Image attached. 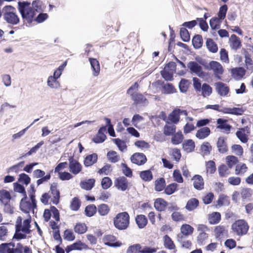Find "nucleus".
Instances as JSON below:
<instances>
[{"instance_id": "f257e3e1", "label": "nucleus", "mask_w": 253, "mask_h": 253, "mask_svg": "<svg viewBox=\"0 0 253 253\" xmlns=\"http://www.w3.org/2000/svg\"><path fill=\"white\" fill-rule=\"evenodd\" d=\"M27 195H25L21 200L20 203V210L27 214V218L23 221L21 216H18L15 222V232L12 237L13 239L17 240L24 239L27 238V234H30L32 230L31 228V217L29 214L30 211L32 210L34 212V209L30 201H27Z\"/></svg>"}, {"instance_id": "f03ea898", "label": "nucleus", "mask_w": 253, "mask_h": 253, "mask_svg": "<svg viewBox=\"0 0 253 253\" xmlns=\"http://www.w3.org/2000/svg\"><path fill=\"white\" fill-rule=\"evenodd\" d=\"M18 10L24 21L31 23L36 14L35 9L32 7L31 4L28 1H18Z\"/></svg>"}, {"instance_id": "7ed1b4c3", "label": "nucleus", "mask_w": 253, "mask_h": 253, "mask_svg": "<svg viewBox=\"0 0 253 253\" xmlns=\"http://www.w3.org/2000/svg\"><path fill=\"white\" fill-rule=\"evenodd\" d=\"M3 19L7 24L11 26L16 25L20 22L16 8L11 5L3 7Z\"/></svg>"}, {"instance_id": "20e7f679", "label": "nucleus", "mask_w": 253, "mask_h": 253, "mask_svg": "<svg viewBox=\"0 0 253 253\" xmlns=\"http://www.w3.org/2000/svg\"><path fill=\"white\" fill-rule=\"evenodd\" d=\"M129 223V216L127 212H122L116 215L114 218L115 227L119 230H125Z\"/></svg>"}, {"instance_id": "39448f33", "label": "nucleus", "mask_w": 253, "mask_h": 253, "mask_svg": "<svg viewBox=\"0 0 253 253\" xmlns=\"http://www.w3.org/2000/svg\"><path fill=\"white\" fill-rule=\"evenodd\" d=\"M138 87V84L136 82L128 89L127 94L130 95L131 99L135 104H145L147 102V99L142 94L137 92Z\"/></svg>"}, {"instance_id": "423d86ee", "label": "nucleus", "mask_w": 253, "mask_h": 253, "mask_svg": "<svg viewBox=\"0 0 253 253\" xmlns=\"http://www.w3.org/2000/svg\"><path fill=\"white\" fill-rule=\"evenodd\" d=\"M232 229L238 235H243L247 233L249 226L245 220L243 219L238 220L232 224Z\"/></svg>"}, {"instance_id": "0eeeda50", "label": "nucleus", "mask_w": 253, "mask_h": 253, "mask_svg": "<svg viewBox=\"0 0 253 253\" xmlns=\"http://www.w3.org/2000/svg\"><path fill=\"white\" fill-rule=\"evenodd\" d=\"M209 70L212 71L215 78L218 80L221 79V75L224 72V69L222 65L216 61H211L209 65L205 67Z\"/></svg>"}, {"instance_id": "6e6552de", "label": "nucleus", "mask_w": 253, "mask_h": 253, "mask_svg": "<svg viewBox=\"0 0 253 253\" xmlns=\"http://www.w3.org/2000/svg\"><path fill=\"white\" fill-rule=\"evenodd\" d=\"M197 230L199 232L197 236V242L199 245H202L205 244V241L208 238V235L206 232L209 231V229L208 227L203 224L198 225Z\"/></svg>"}, {"instance_id": "1a4fd4ad", "label": "nucleus", "mask_w": 253, "mask_h": 253, "mask_svg": "<svg viewBox=\"0 0 253 253\" xmlns=\"http://www.w3.org/2000/svg\"><path fill=\"white\" fill-rule=\"evenodd\" d=\"M187 67L191 73H194L199 77H203L205 76L202 67L195 61L189 62L187 64Z\"/></svg>"}, {"instance_id": "9d476101", "label": "nucleus", "mask_w": 253, "mask_h": 253, "mask_svg": "<svg viewBox=\"0 0 253 253\" xmlns=\"http://www.w3.org/2000/svg\"><path fill=\"white\" fill-rule=\"evenodd\" d=\"M103 242L105 245L111 247L117 248L122 245V243L117 241L116 237L113 235H106L103 238Z\"/></svg>"}, {"instance_id": "9b49d317", "label": "nucleus", "mask_w": 253, "mask_h": 253, "mask_svg": "<svg viewBox=\"0 0 253 253\" xmlns=\"http://www.w3.org/2000/svg\"><path fill=\"white\" fill-rule=\"evenodd\" d=\"M57 183H52L50 186V191L48 192L51 196V201L55 205L59 203L60 199V192L57 190Z\"/></svg>"}, {"instance_id": "f8f14e48", "label": "nucleus", "mask_w": 253, "mask_h": 253, "mask_svg": "<svg viewBox=\"0 0 253 253\" xmlns=\"http://www.w3.org/2000/svg\"><path fill=\"white\" fill-rule=\"evenodd\" d=\"M130 160L132 163L141 166L146 163L147 158L143 153H135L131 156Z\"/></svg>"}, {"instance_id": "ddd939ff", "label": "nucleus", "mask_w": 253, "mask_h": 253, "mask_svg": "<svg viewBox=\"0 0 253 253\" xmlns=\"http://www.w3.org/2000/svg\"><path fill=\"white\" fill-rule=\"evenodd\" d=\"M215 88L219 95L221 96H226L229 92V88L222 82H217L214 84Z\"/></svg>"}, {"instance_id": "4468645a", "label": "nucleus", "mask_w": 253, "mask_h": 253, "mask_svg": "<svg viewBox=\"0 0 253 253\" xmlns=\"http://www.w3.org/2000/svg\"><path fill=\"white\" fill-rule=\"evenodd\" d=\"M115 186L118 189L125 191L128 189V182L125 176H121L116 179Z\"/></svg>"}, {"instance_id": "2eb2a0df", "label": "nucleus", "mask_w": 253, "mask_h": 253, "mask_svg": "<svg viewBox=\"0 0 253 253\" xmlns=\"http://www.w3.org/2000/svg\"><path fill=\"white\" fill-rule=\"evenodd\" d=\"M70 171L74 174L79 173L82 170L81 165L73 158L69 159Z\"/></svg>"}, {"instance_id": "dca6fc26", "label": "nucleus", "mask_w": 253, "mask_h": 253, "mask_svg": "<svg viewBox=\"0 0 253 253\" xmlns=\"http://www.w3.org/2000/svg\"><path fill=\"white\" fill-rule=\"evenodd\" d=\"M226 140V138L224 136L219 137L218 139L216 145L218 151L220 153H225L228 151Z\"/></svg>"}, {"instance_id": "f3484780", "label": "nucleus", "mask_w": 253, "mask_h": 253, "mask_svg": "<svg viewBox=\"0 0 253 253\" xmlns=\"http://www.w3.org/2000/svg\"><path fill=\"white\" fill-rule=\"evenodd\" d=\"M12 237L8 228L5 224H2L0 226V240L6 241Z\"/></svg>"}, {"instance_id": "a211bd4d", "label": "nucleus", "mask_w": 253, "mask_h": 253, "mask_svg": "<svg viewBox=\"0 0 253 253\" xmlns=\"http://www.w3.org/2000/svg\"><path fill=\"white\" fill-rule=\"evenodd\" d=\"M230 46L233 50H237L241 47L240 39L235 35H232L229 39Z\"/></svg>"}, {"instance_id": "6ab92c4d", "label": "nucleus", "mask_w": 253, "mask_h": 253, "mask_svg": "<svg viewBox=\"0 0 253 253\" xmlns=\"http://www.w3.org/2000/svg\"><path fill=\"white\" fill-rule=\"evenodd\" d=\"M193 181V186L197 190H201L204 188V182L203 178L200 175H195L192 179Z\"/></svg>"}, {"instance_id": "aec40b11", "label": "nucleus", "mask_w": 253, "mask_h": 253, "mask_svg": "<svg viewBox=\"0 0 253 253\" xmlns=\"http://www.w3.org/2000/svg\"><path fill=\"white\" fill-rule=\"evenodd\" d=\"M183 149L187 153H190L194 151L195 147V142L192 139L184 140L182 144Z\"/></svg>"}, {"instance_id": "412c9836", "label": "nucleus", "mask_w": 253, "mask_h": 253, "mask_svg": "<svg viewBox=\"0 0 253 253\" xmlns=\"http://www.w3.org/2000/svg\"><path fill=\"white\" fill-rule=\"evenodd\" d=\"M90 65L93 70V75L97 76L100 72V65L98 60L94 58L89 59Z\"/></svg>"}, {"instance_id": "4be33fe9", "label": "nucleus", "mask_w": 253, "mask_h": 253, "mask_svg": "<svg viewBox=\"0 0 253 253\" xmlns=\"http://www.w3.org/2000/svg\"><path fill=\"white\" fill-rule=\"evenodd\" d=\"M210 129L208 127H204L199 129L196 134V136L200 139L207 137L210 134Z\"/></svg>"}, {"instance_id": "5701e85b", "label": "nucleus", "mask_w": 253, "mask_h": 253, "mask_svg": "<svg viewBox=\"0 0 253 253\" xmlns=\"http://www.w3.org/2000/svg\"><path fill=\"white\" fill-rule=\"evenodd\" d=\"M97 160V155L93 153L87 156L84 161V164L86 167H89L95 164Z\"/></svg>"}, {"instance_id": "b1692460", "label": "nucleus", "mask_w": 253, "mask_h": 253, "mask_svg": "<svg viewBox=\"0 0 253 253\" xmlns=\"http://www.w3.org/2000/svg\"><path fill=\"white\" fill-rule=\"evenodd\" d=\"M167 203L161 198L157 199L154 202V207L159 211H164L167 207Z\"/></svg>"}, {"instance_id": "393cba45", "label": "nucleus", "mask_w": 253, "mask_h": 253, "mask_svg": "<svg viewBox=\"0 0 253 253\" xmlns=\"http://www.w3.org/2000/svg\"><path fill=\"white\" fill-rule=\"evenodd\" d=\"M11 198V195L8 191L3 189L0 190V202L1 204L10 202Z\"/></svg>"}, {"instance_id": "a878e982", "label": "nucleus", "mask_w": 253, "mask_h": 253, "mask_svg": "<svg viewBox=\"0 0 253 253\" xmlns=\"http://www.w3.org/2000/svg\"><path fill=\"white\" fill-rule=\"evenodd\" d=\"M199 201L196 198H191L189 200L185 206V208L189 211L194 210L199 205Z\"/></svg>"}, {"instance_id": "bb28decb", "label": "nucleus", "mask_w": 253, "mask_h": 253, "mask_svg": "<svg viewBox=\"0 0 253 253\" xmlns=\"http://www.w3.org/2000/svg\"><path fill=\"white\" fill-rule=\"evenodd\" d=\"M135 221L139 228H144L147 223V219L144 215H138L135 218Z\"/></svg>"}, {"instance_id": "cd10ccee", "label": "nucleus", "mask_w": 253, "mask_h": 253, "mask_svg": "<svg viewBox=\"0 0 253 253\" xmlns=\"http://www.w3.org/2000/svg\"><path fill=\"white\" fill-rule=\"evenodd\" d=\"M31 6L35 9L36 13L43 11L45 8L42 2L40 0H34L31 4Z\"/></svg>"}, {"instance_id": "c85d7f7f", "label": "nucleus", "mask_w": 253, "mask_h": 253, "mask_svg": "<svg viewBox=\"0 0 253 253\" xmlns=\"http://www.w3.org/2000/svg\"><path fill=\"white\" fill-rule=\"evenodd\" d=\"M180 111L179 109L174 110L169 116V120L174 124H177L179 121Z\"/></svg>"}, {"instance_id": "c756f323", "label": "nucleus", "mask_w": 253, "mask_h": 253, "mask_svg": "<svg viewBox=\"0 0 253 253\" xmlns=\"http://www.w3.org/2000/svg\"><path fill=\"white\" fill-rule=\"evenodd\" d=\"M164 245L166 248L169 250H173L175 249V246L171 239V238L167 235L164 236Z\"/></svg>"}, {"instance_id": "7c9ffc66", "label": "nucleus", "mask_w": 253, "mask_h": 253, "mask_svg": "<svg viewBox=\"0 0 253 253\" xmlns=\"http://www.w3.org/2000/svg\"><path fill=\"white\" fill-rule=\"evenodd\" d=\"M95 180L94 179H89L86 181L81 182L80 185L82 188L89 190L94 186Z\"/></svg>"}, {"instance_id": "2f4dec72", "label": "nucleus", "mask_w": 253, "mask_h": 253, "mask_svg": "<svg viewBox=\"0 0 253 253\" xmlns=\"http://www.w3.org/2000/svg\"><path fill=\"white\" fill-rule=\"evenodd\" d=\"M12 247H15L14 243H2L0 245V253H10Z\"/></svg>"}, {"instance_id": "473e14b6", "label": "nucleus", "mask_w": 253, "mask_h": 253, "mask_svg": "<svg viewBox=\"0 0 253 253\" xmlns=\"http://www.w3.org/2000/svg\"><path fill=\"white\" fill-rule=\"evenodd\" d=\"M221 219V215L219 212H213L210 215L209 221L211 224H214L218 223Z\"/></svg>"}, {"instance_id": "72a5a7b5", "label": "nucleus", "mask_w": 253, "mask_h": 253, "mask_svg": "<svg viewBox=\"0 0 253 253\" xmlns=\"http://www.w3.org/2000/svg\"><path fill=\"white\" fill-rule=\"evenodd\" d=\"M227 121L222 119H218L217 120V123L218 125L217 128L224 129L226 131H229L231 126L226 123Z\"/></svg>"}, {"instance_id": "f704fd0d", "label": "nucleus", "mask_w": 253, "mask_h": 253, "mask_svg": "<svg viewBox=\"0 0 253 253\" xmlns=\"http://www.w3.org/2000/svg\"><path fill=\"white\" fill-rule=\"evenodd\" d=\"M206 45L209 50L212 53L217 51L218 47L215 42L211 39H208L206 42Z\"/></svg>"}, {"instance_id": "c9c22d12", "label": "nucleus", "mask_w": 253, "mask_h": 253, "mask_svg": "<svg viewBox=\"0 0 253 253\" xmlns=\"http://www.w3.org/2000/svg\"><path fill=\"white\" fill-rule=\"evenodd\" d=\"M107 157L111 163H115L120 160V156L117 153L114 151H110L107 153Z\"/></svg>"}, {"instance_id": "e433bc0d", "label": "nucleus", "mask_w": 253, "mask_h": 253, "mask_svg": "<svg viewBox=\"0 0 253 253\" xmlns=\"http://www.w3.org/2000/svg\"><path fill=\"white\" fill-rule=\"evenodd\" d=\"M194 231V228L189 224H183L180 228V233L185 235H191Z\"/></svg>"}, {"instance_id": "4c0bfd02", "label": "nucleus", "mask_w": 253, "mask_h": 253, "mask_svg": "<svg viewBox=\"0 0 253 253\" xmlns=\"http://www.w3.org/2000/svg\"><path fill=\"white\" fill-rule=\"evenodd\" d=\"M221 19L218 17H213L210 21V25L212 30H217L220 27Z\"/></svg>"}, {"instance_id": "58836bf2", "label": "nucleus", "mask_w": 253, "mask_h": 253, "mask_svg": "<svg viewBox=\"0 0 253 253\" xmlns=\"http://www.w3.org/2000/svg\"><path fill=\"white\" fill-rule=\"evenodd\" d=\"M192 43L195 48H200L203 43L202 37L200 35H195L192 39Z\"/></svg>"}, {"instance_id": "ea45409f", "label": "nucleus", "mask_w": 253, "mask_h": 253, "mask_svg": "<svg viewBox=\"0 0 253 253\" xmlns=\"http://www.w3.org/2000/svg\"><path fill=\"white\" fill-rule=\"evenodd\" d=\"M57 80L52 76H49L47 81V85L52 88H57L59 86V83Z\"/></svg>"}, {"instance_id": "a19ab883", "label": "nucleus", "mask_w": 253, "mask_h": 253, "mask_svg": "<svg viewBox=\"0 0 253 253\" xmlns=\"http://www.w3.org/2000/svg\"><path fill=\"white\" fill-rule=\"evenodd\" d=\"M140 176L145 181H150L153 178V174L150 170L141 171L140 173Z\"/></svg>"}, {"instance_id": "79ce46f5", "label": "nucleus", "mask_w": 253, "mask_h": 253, "mask_svg": "<svg viewBox=\"0 0 253 253\" xmlns=\"http://www.w3.org/2000/svg\"><path fill=\"white\" fill-rule=\"evenodd\" d=\"M215 236L216 238H222L227 233L223 226L219 225L214 229Z\"/></svg>"}, {"instance_id": "37998d69", "label": "nucleus", "mask_w": 253, "mask_h": 253, "mask_svg": "<svg viewBox=\"0 0 253 253\" xmlns=\"http://www.w3.org/2000/svg\"><path fill=\"white\" fill-rule=\"evenodd\" d=\"M162 91L165 94H171L175 92L176 89L171 84L168 83L163 85Z\"/></svg>"}, {"instance_id": "c03bdc74", "label": "nucleus", "mask_w": 253, "mask_h": 253, "mask_svg": "<svg viewBox=\"0 0 253 253\" xmlns=\"http://www.w3.org/2000/svg\"><path fill=\"white\" fill-rule=\"evenodd\" d=\"M110 211V208L106 204H102L98 206V212L101 216L107 215Z\"/></svg>"}, {"instance_id": "a18cd8bd", "label": "nucleus", "mask_w": 253, "mask_h": 253, "mask_svg": "<svg viewBox=\"0 0 253 253\" xmlns=\"http://www.w3.org/2000/svg\"><path fill=\"white\" fill-rule=\"evenodd\" d=\"M81 205V202L77 197L74 198L71 202L70 208L72 210L78 211Z\"/></svg>"}, {"instance_id": "49530a36", "label": "nucleus", "mask_w": 253, "mask_h": 253, "mask_svg": "<svg viewBox=\"0 0 253 253\" xmlns=\"http://www.w3.org/2000/svg\"><path fill=\"white\" fill-rule=\"evenodd\" d=\"M201 91L202 92V95L204 97H206L211 93L212 88L208 84L204 83L202 85Z\"/></svg>"}, {"instance_id": "de8ad7c7", "label": "nucleus", "mask_w": 253, "mask_h": 253, "mask_svg": "<svg viewBox=\"0 0 253 253\" xmlns=\"http://www.w3.org/2000/svg\"><path fill=\"white\" fill-rule=\"evenodd\" d=\"M97 208L94 205H89L86 207L85 212L86 216L91 217L96 212Z\"/></svg>"}, {"instance_id": "09e8293b", "label": "nucleus", "mask_w": 253, "mask_h": 253, "mask_svg": "<svg viewBox=\"0 0 253 253\" xmlns=\"http://www.w3.org/2000/svg\"><path fill=\"white\" fill-rule=\"evenodd\" d=\"M183 139V136L181 132L174 134L171 138V142L174 145L180 144Z\"/></svg>"}, {"instance_id": "8fccbe9b", "label": "nucleus", "mask_w": 253, "mask_h": 253, "mask_svg": "<svg viewBox=\"0 0 253 253\" xmlns=\"http://www.w3.org/2000/svg\"><path fill=\"white\" fill-rule=\"evenodd\" d=\"M178 187V184L175 183H171L168 185L165 189V193L168 195L173 194L176 190Z\"/></svg>"}, {"instance_id": "3c124183", "label": "nucleus", "mask_w": 253, "mask_h": 253, "mask_svg": "<svg viewBox=\"0 0 253 253\" xmlns=\"http://www.w3.org/2000/svg\"><path fill=\"white\" fill-rule=\"evenodd\" d=\"M155 190L157 191H162L165 186V180L164 178L158 179L155 181Z\"/></svg>"}, {"instance_id": "603ef678", "label": "nucleus", "mask_w": 253, "mask_h": 253, "mask_svg": "<svg viewBox=\"0 0 253 253\" xmlns=\"http://www.w3.org/2000/svg\"><path fill=\"white\" fill-rule=\"evenodd\" d=\"M237 137L243 143H246L248 141L247 135L245 133V129L241 128L240 130L237 131L236 133Z\"/></svg>"}, {"instance_id": "864d4df0", "label": "nucleus", "mask_w": 253, "mask_h": 253, "mask_svg": "<svg viewBox=\"0 0 253 253\" xmlns=\"http://www.w3.org/2000/svg\"><path fill=\"white\" fill-rule=\"evenodd\" d=\"M252 194V190L250 188H243L241 192V196L243 200L249 199Z\"/></svg>"}, {"instance_id": "5fc2aeb1", "label": "nucleus", "mask_w": 253, "mask_h": 253, "mask_svg": "<svg viewBox=\"0 0 253 253\" xmlns=\"http://www.w3.org/2000/svg\"><path fill=\"white\" fill-rule=\"evenodd\" d=\"M87 227L84 223H77L74 227V231L78 234H83L86 232Z\"/></svg>"}, {"instance_id": "6e6d98bb", "label": "nucleus", "mask_w": 253, "mask_h": 253, "mask_svg": "<svg viewBox=\"0 0 253 253\" xmlns=\"http://www.w3.org/2000/svg\"><path fill=\"white\" fill-rule=\"evenodd\" d=\"M176 126L173 125H166L164 127V134L167 136L173 134L175 132Z\"/></svg>"}, {"instance_id": "4d7b16f0", "label": "nucleus", "mask_w": 253, "mask_h": 253, "mask_svg": "<svg viewBox=\"0 0 253 253\" xmlns=\"http://www.w3.org/2000/svg\"><path fill=\"white\" fill-rule=\"evenodd\" d=\"M201 150L205 155H208L211 150V146L208 142H204L201 147Z\"/></svg>"}, {"instance_id": "13d9d810", "label": "nucleus", "mask_w": 253, "mask_h": 253, "mask_svg": "<svg viewBox=\"0 0 253 253\" xmlns=\"http://www.w3.org/2000/svg\"><path fill=\"white\" fill-rule=\"evenodd\" d=\"M226 163L229 168H232L238 162V159L234 156H228L226 158Z\"/></svg>"}, {"instance_id": "bf43d9fd", "label": "nucleus", "mask_w": 253, "mask_h": 253, "mask_svg": "<svg viewBox=\"0 0 253 253\" xmlns=\"http://www.w3.org/2000/svg\"><path fill=\"white\" fill-rule=\"evenodd\" d=\"M161 74L166 81H172L173 80V73L168 71V70H166L165 68L161 72Z\"/></svg>"}, {"instance_id": "052dcab7", "label": "nucleus", "mask_w": 253, "mask_h": 253, "mask_svg": "<svg viewBox=\"0 0 253 253\" xmlns=\"http://www.w3.org/2000/svg\"><path fill=\"white\" fill-rule=\"evenodd\" d=\"M180 35L183 41L187 42L190 40L189 32L185 28H181L180 29Z\"/></svg>"}, {"instance_id": "680f3d73", "label": "nucleus", "mask_w": 253, "mask_h": 253, "mask_svg": "<svg viewBox=\"0 0 253 253\" xmlns=\"http://www.w3.org/2000/svg\"><path fill=\"white\" fill-rule=\"evenodd\" d=\"M247 167L245 164H240L236 166L235 174L237 175L244 174L247 170Z\"/></svg>"}, {"instance_id": "e2e57ef3", "label": "nucleus", "mask_w": 253, "mask_h": 253, "mask_svg": "<svg viewBox=\"0 0 253 253\" xmlns=\"http://www.w3.org/2000/svg\"><path fill=\"white\" fill-rule=\"evenodd\" d=\"M141 246L139 244H136L130 246L126 252V253H140L141 251Z\"/></svg>"}, {"instance_id": "0e129e2a", "label": "nucleus", "mask_w": 253, "mask_h": 253, "mask_svg": "<svg viewBox=\"0 0 253 253\" xmlns=\"http://www.w3.org/2000/svg\"><path fill=\"white\" fill-rule=\"evenodd\" d=\"M18 181L27 185L30 183L31 178L27 174L22 173L19 174Z\"/></svg>"}, {"instance_id": "69168bd1", "label": "nucleus", "mask_w": 253, "mask_h": 253, "mask_svg": "<svg viewBox=\"0 0 253 253\" xmlns=\"http://www.w3.org/2000/svg\"><path fill=\"white\" fill-rule=\"evenodd\" d=\"M218 172L219 175L221 177L226 176L230 173L228 167L225 165H222L218 167Z\"/></svg>"}, {"instance_id": "338daca9", "label": "nucleus", "mask_w": 253, "mask_h": 253, "mask_svg": "<svg viewBox=\"0 0 253 253\" xmlns=\"http://www.w3.org/2000/svg\"><path fill=\"white\" fill-rule=\"evenodd\" d=\"M229 204V198L227 196L221 195L217 201V204L220 206H227Z\"/></svg>"}, {"instance_id": "774afa93", "label": "nucleus", "mask_w": 253, "mask_h": 253, "mask_svg": "<svg viewBox=\"0 0 253 253\" xmlns=\"http://www.w3.org/2000/svg\"><path fill=\"white\" fill-rule=\"evenodd\" d=\"M113 141L117 145V146L118 147L119 149L122 152H123L124 150L126 149V144H125V142L124 141H123V140H121V139H120L119 138L113 139Z\"/></svg>"}]
</instances>
